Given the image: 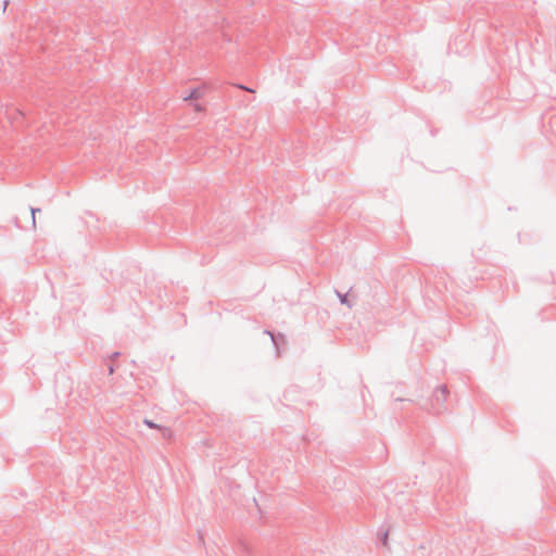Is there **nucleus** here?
<instances>
[{
    "mask_svg": "<svg viewBox=\"0 0 556 556\" xmlns=\"http://www.w3.org/2000/svg\"><path fill=\"white\" fill-rule=\"evenodd\" d=\"M448 390L445 384L438 387L432 394L431 406L434 414H441L446 408L444 403L447 399Z\"/></svg>",
    "mask_w": 556,
    "mask_h": 556,
    "instance_id": "1",
    "label": "nucleus"
},
{
    "mask_svg": "<svg viewBox=\"0 0 556 556\" xmlns=\"http://www.w3.org/2000/svg\"><path fill=\"white\" fill-rule=\"evenodd\" d=\"M271 343L276 349L277 356H280V346H285L287 344V338L283 333H277V336H271Z\"/></svg>",
    "mask_w": 556,
    "mask_h": 556,
    "instance_id": "2",
    "label": "nucleus"
},
{
    "mask_svg": "<svg viewBox=\"0 0 556 556\" xmlns=\"http://www.w3.org/2000/svg\"><path fill=\"white\" fill-rule=\"evenodd\" d=\"M201 96V92L198 88H194L190 91V93L188 96H185L184 97V100L187 101V100H191V99H199Z\"/></svg>",
    "mask_w": 556,
    "mask_h": 556,
    "instance_id": "3",
    "label": "nucleus"
},
{
    "mask_svg": "<svg viewBox=\"0 0 556 556\" xmlns=\"http://www.w3.org/2000/svg\"><path fill=\"white\" fill-rule=\"evenodd\" d=\"M336 293H337V295H338V298H339V300H340V303H341V304H345V305H348L349 307H351V304H350V302H349V300H348V294H341V293H340V292H338V291H336Z\"/></svg>",
    "mask_w": 556,
    "mask_h": 556,
    "instance_id": "4",
    "label": "nucleus"
},
{
    "mask_svg": "<svg viewBox=\"0 0 556 556\" xmlns=\"http://www.w3.org/2000/svg\"><path fill=\"white\" fill-rule=\"evenodd\" d=\"M29 210H30V213H31V225L35 228L36 227L35 214L37 212H40V208H38V207H29Z\"/></svg>",
    "mask_w": 556,
    "mask_h": 556,
    "instance_id": "5",
    "label": "nucleus"
},
{
    "mask_svg": "<svg viewBox=\"0 0 556 556\" xmlns=\"http://www.w3.org/2000/svg\"><path fill=\"white\" fill-rule=\"evenodd\" d=\"M143 424L147 425L151 429H154V428L161 429V427L159 425H156L155 422H153L152 420H149V419H144Z\"/></svg>",
    "mask_w": 556,
    "mask_h": 556,
    "instance_id": "6",
    "label": "nucleus"
},
{
    "mask_svg": "<svg viewBox=\"0 0 556 556\" xmlns=\"http://www.w3.org/2000/svg\"><path fill=\"white\" fill-rule=\"evenodd\" d=\"M387 542H388V531L383 532L382 538H381L382 545L386 546Z\"/></svg>",
    "mask_w": 556,
    "mask_h": 556,
    "instance_id": "7",
    "label": "nucleus"
},
{
    "mask_svg": "<svg viewBox=\"0 0 556 556\" xmlns=\"http://www.w3.org/2000/svg\"><path fill=\"white\" fill-rule=\"evenodd\" d=\"M264 333H265V334H267V336H269L270 338H271V336H277V333L271 332L270 330H267V329H266V330H264Z\"/></svg>",
    "mask_w": 556,
    "mask_h": 556,
    "instance_id": "8",
    "label": "nucleus"
},
{
    "mask_svg": "<svg viewBox=\"0 0 556 556\" xmlns=\"http://www.w3.org/2000/svg\"><path fill=\"white\" fill-rule=\"evenodd\" d=\"M163 431L164 437L170 435V430L168 428H164Z\"/></svg>",
    "mask_w": 556,
    "mask_h": 556,
    "instance_id": "9",
    "label": "nucleus"
},
{
    "mask_svg": "<svg viewBox=\"0 0 556 556\" xmlns=\"http://www.w3.org/2000/svg\"><path fill=\"white\" fill-rule=\"evenodd\" d=\"M238 88L243 89V90H247V91H251V92H253V90H252V89H250V88H248V87H245V86H243V85H238Z\"/></svg>",
    "mask_w": 556,
    "mask_h": 556,
    "instance_id": "10",
    "label": "nucleus"
},
{
    "mask_svg": "<svg viewBox=\"0 0 556 556\" xmlns=\"http://www.w3.org/2000/svg\"><path fill=\"white\" fill-rule=\"evenodd\" d=\"M119 356V352H114L112 353V355L110 356L112 359L116 358Z\"/></svg>",
    "mask_w": 556,
    "mask_h": 556,
    "instance_id": "11",
    "label": "nucleus"
},
{
    "mask_svg": "<svg viewBox=\"0 0 556 556\" xmlns=\"http://www.w3.org/2000/svg\"><path fill=\"white\" fill-rule=\"evenodd\" d=\"M109 372L110 374H113L114 372V367L112 365L109 366Z\"/></svg>",
    "mask_w": 556,
    "mask_h": 556,
    "instance_id": "12",
    "label": "nucleus"
},
{
    "mask_svg": "<svg viewBox=\"0 0 556 556\" xmlns=\"http://www.w3.org/2000/svg\"><path fill=\"white\" fill-rule=\"evenodd\" d=\"M7 5H8V0H4V2H3V10H5Z\"/></svg>",
    "mask_w": 556,
    "mask_h": 556,
    "instance_id": "13",
    "label": "nucleus"
},
{
    "mask_svg": "<svg viewBox=\"0 0 556 556\" xmlns=\"http://www.w3.org/2000/svg\"><path fill=\"white\" fill-rule=\"evenodd\" d=\"M195 109H197L198 111H200V110H201V106L197 104V105H195Z\"/></svg>",
    "mask_w": 556,
    "mask_h": 556,
    "instance_id": "14",
    "label": "nucleus"
}]
</instances>
